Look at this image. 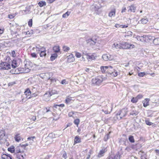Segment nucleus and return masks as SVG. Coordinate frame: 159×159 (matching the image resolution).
<instances>
[{
    "instance_id": "53",
    "label": "nucleus",
    "mask_w": 159,
    "mask_h": 159,
    "mask_svg": "<svg viewBox=\"0 0 159 159\" xmlns=\"http://www.w3.org/2000/svg\"><path fill=\"white\" fill-rule=\"evenodd\" d=\"M11 55L13 57H15L16 56L15 54V52L14 50L11 51Z\"/></svg>"
},
{
    "instance_id": "48",
    "label": "nucleus",
    "mask_w": 159,
    "mask_h": 159,
    "mask_svg": "<svg viewBox=\"0 0 159 159\" xmlns=\"http://www.w3.org/2000/svg\"><path fill=\"white\" fill-rule=\"evenodd\" d=\"M61 83L62 84L65 85L67 84V82L66 80L64 79L61 81Z\"/></svg>"
},
{
    "instance_id": "43",
    "label": "nucleus",
    "mask_w": 159,
    "mask_h": 159,
    "mask_svg": "<svg viewBox=\"0 0 159 159\" xmlns=\"http://www.w3.org/2000/svg\"><path fill=\"white\" fill-rule=\"evenodd\" d=\"M138 101V99L137 98H133L132 99H131V102L133 103H136Z\"/></svg>"
},
{
    "instance_id": "13",
    "label": "nucleus",
    "mask_w": 159,
    "mask_h": 159,
    "mask_svg": "<svg viewBox=\"0 0 159 159\" xmlns=\"http://www.w3.org/2000/svg\"><path fill=\"white\" fill-rule=\"evenodd\" d=\"M95 41H96V39H95L94 41L92 39H89L87 40L86 41L88 45L92 46L95 44L96 43Z\"/></svg>"
},
{
    "instance_id": "20",
    "label": "nucleus",
    "mask_w": 159,
    "mask_h": 159,
    "mask_svg": "<svg viewBox=\"0 0 159 159\" xmlns=\"http://www.w3.org/2000/svg\"><path fill=\"white\" fill-rule=\"evenodd\" d=\"M116 14V9L112 10L109 13L108 16L110 17H114Z\"/></svg>"
},
{
    "instance_id": "6",
    "label": "nucleus",
    "mask_w": 159,
    "mask_h": 159,
    "mask_svg": "<svg viewBox=\"0 0 159 159\" xmlns=\"http://www.w3.org/2000/svg\"><path fill=\"white\" fill-rule=\"evenodd\" d=\"M21 62V61L20 58H18L16 60H13L11 64L12 67L15 68L18 66Z\"/></svg>"
},
{
    "instance_id": "56",
    "label": "nucleus",
    "mask_w": 159,
    "mask_h": 159,
    "mask_svg": "<svg viewBox=\"0 0 159 159\" xmlns=\"http://www.w3.org/2000/svg\"><path fill=\"white\" fill-rule=\"evenodd\" d=\"M28 144L27 143H26L25 144L21 145L20 146L22 148H25L26 146H28Z\"/></svg>"
},
{
    "instance_id": "4",
    "label": "nucleus",
    "mask_w": 159,
    "mask_h": 159,
    "mask_svg": "<svg viewBox=\"0 0 159 159\" xmlns=\"http://www.w3.org/2000/svg\"><path fill=\"white\" fill-rule=\"evenodd\" d=\"M127 111V108H125L121 110L120 111L117 113V116H119V119H121L122 117L125 116Z\"/></svg>"
},
{
    "instance_id": "49",
    "label": "nucleus",
    "mask_w": 159,
    "mask_h": 159,
    "mask_svg": "<svg viewBox=\"0 0 159 159\" xmlns=\"http://www.w3.org/2000/svg\"><path fill=\"white\" fill-rule=\"evenodd\" d=\"M154 38V37H152L151 36H148V41H150L152 40H153Z\"/></svg>"
},
{
    "instance_id": "22",
    "label": "nucleus",
    "mask_w": 159,
    "mask_h": 159,
    "mask_svg": "<svg viewBox=\"0 0 159 159\" xmlns=\"http://www.w3.org/2000/svg\"><path fill=\"white\" fill-rule=\"evenodd\" d=\"M108 68H111L110 67L108 66H102L101 67V71L102 73H105L106 71L107 72V70Z\"/></svg>"
},
{
    "instance_id": "35",
    "label": "nucleus",
    "mask_w": 159,
    "mask_h": 159,
    "mask_svg": "<svg viewBox=\"0 0 159 159\" xmlns=\"http://www.w3.org/2000/svg\"><path fill=\"white\" fill-rule=\"evenodd\" d=\"M129 141L131 143H133L134 142V140L133 136H130L129 137Z\"/></svg>"
},
{
    "instance_id": "8",
    "label": "nucleus",
    "mask_w": 159,
    "mask_h": 159,
    "mask_svg": "<svg viewBox=\"0 0 159 159\" xmlns=\"http://www.w3.org/2000/svg\"><path fill=\"white\" fill-rule=\"evenodd\" d=\"M102 58L105 61H112L114 59L113 56L107 54H103L102 56Z\"/></svg>"
},
{
    "instance_id": "62",
    "label": "nucleus",
    "mask_w": 159,
    "mask_h": 159,
    "mask_svg": "<svg viewBox=\"0 0 159 159\" xmlns=\"http://www.w3.org/2000/svg\"><path fill=\"white\" fill-rule=\"evenodd\" d=\"M102 111L103 112H104L105 114H109L110 113V112H108V111H104L103 109H102Z\"/></svg>"
},
{
    "instance_id": "27",
    "label": "nucleus",
    "mask_w": 159,
    "mask_h": 159,
    "mask_svg": "<svg viewBox=\"0 0 159 159\" xmlns=\"http://www.w3.org/2000/svg\"><path fill=\"white\" fill-rule=\"evenodd\" d=\"M39 54L41 57L43 58V59L45 58V57L46 55V54L45 52L44 51H41Z\"/></svg>"
},
{
    "instance_id": "25",
    "label": "nucleus",
    "mask_w": 159,
    "mask_h": 159,
    "mask_svg": "<svg viewBox=\"0 0 159 159\" xmlns=\"http://www.w3.org/2000/svg\"><path fill=\"white\" fill-rule=\"evenodd\" d=\"M59 47L58 46H56L53 48L54 51L56 52H59L60 49Z\"/></svg>"
},
{
    "instance_id": "36",
    "label": "nucleus",
    "mask_w": 159,
    "mask_h": 159,
    "mask_svg": "<svg viewBox=\"0 0 159 159\" xmlns=\"http://www.w3.org/2000/svg\"><path fill=\"white\" fill-rule=\"evenodd\" d=\"M87 58L91 60H94L95 59V56L93 55H89L87 56Z\"/></svg>"
},
{
    "instance_id": "17",
    "label": "nucleus",
    "mask_w": 159,
    "mask_h": 159,
    "mask_svg": "<svg viewBox=\"0 0 159 159\" xmlns=\"http://www.w3.org/2000/svg\"><path fill=\"white\" fill-rule=\"evenodd\" d=\"M121 43H115L112 45L113 48H115L116 49L121 48Z\"/></svg>"
},
{
    "instance_id": "23",
    "label": "nucleus",
    "mask_w": 159,
    "mask_h": 159,
    "mask_svg": "<svg viewBox=\"0 0 159 159\" xmlns=\"http://www.w3.org/2000/svg\"><path fill=\"white\" fill-rule=\"evenodd\" d=\"M141 22L143 24H146L148 21V19L146 17L142 19L141 20Z\"/></svg>"
},
{
    "instance_id": "1",
    "label": "nucleus",
    "mask_w": 159,
    "mask_h": 159,
    "mask_svg": "<svg viewBox=\"0 0 159 159\" xmlns=\"http://www.w3.org/2000/svg\"><path fill=\"white\" fill-rule=\"evenodd\" d=\"M57 93V92L56 90H51L50 91H48L44 95V99L46 101H48L49 100L51 96Z\"/></svg>"
},
{
    "instance_id": "64",
    "label": "nucleus",
    "mask_w": 159,
    "mask_h": 159,
    "mask_svg": "<svg viewBox=\"0 0 159 159\" xmlns=\"http://www.w3.org/2000/svg\"><path fill=\"white\" fill-rule=\"evenodd\" d=\"M126 10V8L125 7L123 8L122 9L121 12L123 13L124 12H125Z\"/></svg>"
},
{
    "instance_id": "59",
    "label": "nucleus",
    "mask_w": 159,
    "mask_h": 159,
    "mask_svg": "<svg viewBox=\"0 0 159 159\" xmlns=\"http://www.w3.org/2000/svg\"><path fill=\"white\" fill-rule=\"evenodd\" d=\"M49 76V74L48 73H47L45 74L44 75H43V78H45V76Z\"/></svg>"
},
{
    "instance_id": "21",
    "label": "nucleus",
    "mask_w": 159,
    "mask_h": 159,
    "mask_svg": "<svg viewBox=\"0 0 159 159\" xmlns=\"http://www.w3.org/2000/svg\"><path fill=\"white\" fill-rule=\"evenodd\" d=\"M17 158L19 159H24L25 157V155L23 153H20L17 154Z\"/></svg>"
},
{
    "instance_id": "9",
    "label": "nucleus",
    "mask_w": 159,
    "mask_h": 159,
    "mask_svg": "<svg viewBox=\"0 0 159 159\" xmlns=\"http://www.w3.org/2000/svg\"><path fill=\"white\" fill-rule=\"evenodd\" d=\"M121 46V48L122 49H129L133 46V45L129 44L128 43L125 42H122Z\"/></svg>"
},
{
    "instance_id": "31",
    "label": "nucleus",
    "mask_w": 159,
    "mask_h": 159,
    "mask_svg": "<svg viewBox=\"0 0 159 159\" xmlns=\"http://www.w3.org/2000/svg\"><path fill=\"white\" fill-rule=\"evenodd\" d=\"M38 5L40 7H41L43 6H45L46 5V3L45 1H41L39 2Z\"/></svg>"
},
{
    "instance_id": "18",
    "label": "nucleus",
    "mask_w": 159,
    "mask_h": 159,
    "mask_svg": "<svg viewBox=\"0 0 159 159\" xmlns=\"http://www.w3.org/2000/svg\"><path fill=\"white\" fill-rule=\"evenodd\" d=\"M81 142V139L80 137L78 136H76L75 138L74 145H75L76 143H80Z\"/></svg>"
},
{
    "instance_id": "5",
    "label": "nucleus",
    "mask_w": 159,
    "mask_h": 159,
    "mask_svg": "<svg viewBox=\"0 0 159 159\" xmlns=\"http://www.w3.org/2000/svg\"><path fill=\"white\" fill-rule=\"evenodd\" d=\"M10 68V65L7 62H3L0 64V70H8Z\"/></svg>"
},
{
    "instance_id": "33",
    "label": "nucleus",
    "mask_w": 159,
    "mask_h": 159,
    "mask_svg": "<svg viewBox=\"0 0 159 159\" xmlns=\"http://www.w3.org/2000/svg\"><path fill=\"white\" fill-rule=\"evenodd\" d=\"M65 106L64 105V104H60L59 105H54L53 106V107L55 108H58V107H64Z\"/></svg>"
},
{
    "instance_id": "57",
    "label": "nucleus",
    "mask_w": 159,
    "mask_h": 159,
    "mask_svg": "<svg viewBox=\"0 0 159 159\" xmlns=\"http://www.w3.org/2000/svg\"><path fill=\"white\" fill-rule=\"evenodd\" d=\"M15 84H16V82H12L9 83L8 84V85L9 86H12L13 85Z\"/></svg>"
},
{
    "instance_id": "26",
    "label": "nucleus",
    "mask_w": 159,
    "mask_h": 159,
    "mask_svg": "<svg viewBox=\"0 0 159 159\" xmlns=\"http://www.w3.org/2000/svg\"><path fill=\"white\" fill-rule=\"evenodd\" d=\"M8 150L12 153H15V149L14 148V147L13 146H11V147L8 148Z\"/></svg>"
},
{
    "instance_id": "16",
    "label": "nucleus",
    "mask_w": 159,
    "mask_h": 159,
    "mask_svg": "<svg viewBox=\"0 0 159 159\" xmlns=\"http://www.w3.org/2000/svg\"><path fill=\"white\" fill-rule=\"evenodd\" d=\"M2 158L3 159H11V156L10 154H3L2 156Z\"/></svg>"
},
{
    "instance_id": "11",
    "label": "nucleus",
    "mask_w": 159,
    "mask_h": 159,
    "mask_svg": "<svg viewBox=\"0 0 159 159\" xmlns=\"http://www.w3.org/2000/svg\"><path fill=\"white\" fill-rule=\"evenodd\" d=\"M107 159H120V156L119 154H116L115 155H111Z\"/></svg>"
},
{
    "instance_id": "44",
    "label": "nucleus",
    "mask_w": 159,
    "mask_h": 159,
    "mask_svg": "<svg viewBox=\"0 0 159 159\" xmlns=\"http://www.w3.org/2000/svg\"><path fill=\"white\" fill-rule=\"evenodd\" d=\"M35 138V137L33 136V137H28L27 139L31 141V143H32L34 141V139Z\"/></svg>"
},
{
    "instance_id": "45",
    "label": "nucleus",
    "mask_w": 159,
    "mask_h": 159,
    "mask_svg": "<svg viewBox=\"0 0 159 159\" xmlns=\"http://www.w3.org/2000/svg\"><path fill=\"white\" fill-rule=\"evenodd\" d=\"M145 122L146 125H151L152 124V123L150 122L149 120H145Z\"/></svg>"
},
{
    "instance_id": "42",
    "label": "nucleus",
    "mask_w": 159,
    "mask_h": 159,
    "mask_svg": "<svg viewBox=\"0 0 159 159\" xmlns=\"http://www.w3.org/2000/svg\"><path fill=\"white\" fill-rule=\"evenodd\" d=\"M26 34L31 35L33 34V31L32 30H31L30 31H28L25 32Z\"/></svg>"
},
{
    "instance_id": "51",
    "label": "nucleus",
    "mask_w": 159,
    "mask_h": 159,
    "mask_svg": "<svg viewBox=\"0 0 159 159\" xmlns=\"http://www.w3.org/2000/svg\"><path fill=\"white\" fill-rule=\"evenodd\" d=\"M136 38L138 40L140 41L141 42H142V40H143V39H142L143 38L142 37V36H138Z\"/></svg>"
},
{
    "instance_id": "41",
    "label": "nucleus",
    "mask_w": 159,
    "mask_h": 159,
    "mask_svg": "<svg viewBox=\"0 0 159 159\" xmlns=\"http://www.w3.org/2000/svg\"><path fill=\"white\" fill-rule=\"evenodd\" d=\"M43 111L44 113H47L48 112V111H51L50 110V107L47 108L45 107L43 108Z\"/></svg>"
},
{
    "instance_id": "47",
    "label": "nucleus",
    "mask_w": 159,
    "mask_h": 159,
    "mask_svg": "<svg viewBox=\"0 0 159 159\" xmlns=\"http://www.w3.org/2000/svg\"><path fill=\"white\" fill-rule=\"evenodd\" d=\"M40 46H39V47L36 46L35 48L36 49V51L38 52V53H39V52H40Z\"/></svg>"
},
{
    "instance_id": "38",
    "label": "nucleus",
    "mask_w": 159,
    "mask_h": 159,
    "mask_svg": "<svg viewBox=\"0 0 159 159\" xmlns=\"http://www.w3.org/2000/svg\"><path fill=\"white\" fill-rule=\"evenodd\" d=\"M71 100H72V98L68 97L66 100V103H69Z\"/></svg>"
},
{
    "instance_id": "15",
    "label": "nucleus",
    "mask_w": 159,
    "mask_h": 159,
    "mask_svg": "<svg viewBox=\"0 0 159 159\" xmlns=\"http://www.w3.org/2000/svg\"><path fill=\"white\" fill-rule=\"evenodd\" d=\"M150 100L149 98H146L143 101V106L144 107H146L149 105V101Z\"/></svg>"
},
{
    "instance_id": "19",
    "label": "nucleus",
    "mask_w": 159,
    "mask_h": 159,
    "mask_svg": "<svg viewBox=\"0 0 159 159\" xmlns=\"http://www.w3.org/2000/svg\"><path fill=\"white\" fill-rule=\"evenodd\" d=\"M5 135V131L4 130H2L0 131V141L3 140Z\"/></svg>"
},
{
    "instance_id": "58",
    "label": "nucleus",
    "mask_w": 159,
    "mask_h": 159,
    "mask_svg": "<svg viewBox=\"0 0 159 159\" xmlns=\"http://www.w3.org/2000/svg\"><path fill=\"white\" fill-rule=\"evenodd\" d=\"M40 52H41V51H44L45 52H46L45 48H44L43 47H40Z\"/></svg>"
},
{
    "instance_id": "14",
    "label": "nucleus",
    "mask_w": 159,
    "mask_h": 159,
    "mask_svg": "<svg viewBox=\"0 0 159 159\" xmlns=\"http://www.w3.org/2000/svg\"><path fill=\"white\" fill-rule=\"evenodd\" d=\"M127 9H128V12H135L136 7H134V5H132L131 6L128 7H127Z\"/></svg>"
},
{
    "instance_id": "34",
    "label": "nucleus",
    "mask_w": 159,
    "mask_h": 159,
    "mask_svg": "<svg viewBox=\"0 0 159 159\" xmlns=\"http://www.w3.org/2000/svg\"><path fill=\"white\" fill-rule=\"evenodd\" d=\"M62 48L63 51L65 52H67L70 49L69 47L66 46H63Z\"/></svg>"
},
{
    "instance_id": "7",
    "label": "nucleus",
    "mask_w": 159,
    "mask_h": 159,
    "mask_svg": "<svg viewBox=\"0 0 159 159\" xmlns=\"http://www.w3.org/2000/svg\"><path fill=\"white\" fill-rule=\"evenodd\" d=\"M24 93L27 96L26 98L27 99H29L32 97H35L37 95V94L36 93L32 94L30 90H25Z\"/></svg>"
},
{
    "instance_id": "37",
    "label": "nucleus",
    "mask_w": 159,
    "mask_h": 159,
    "mask_svg": "<svg viewBox=\"0 0 159 159\" xmlns=\"http://www.w3.org/2000/svg\"><path fill=\"white\" fill-rule=\"evenodd\" d=\"M110 134V132H109L107 134H106L104 137V140L105 141H107L109 138V135Z\"/></svg>"
},
{
    "instance_id": "52",
    "label": "nucleus",
    "mask_w": 159,
    "mask_h": 159,
    "mask_svg": "<svg viewBox=\"0 0 159 159\" xmlns=\"http://www.w3.org/2000/svg\"><path fill=\"white\" fill-rule=\"evenodd\" d=\"M145 75V73L144 72H140L138 74V75L139 77H143V76Z\"/></svg>"
},
{
    "instance_id": "39",
    "label": "nucleus",
    "mask_w": 159,
    "mask_h": 159,
    "mask_svg": "<svg viewBox=\"0 0 159 159\" xmlns=\"http://www.w3.org/2000/svg\"><path fill=\"white\" fill-rule=\"evenodd\" d=\"M80 122V120L78 119H76L74 120V123L75 125H77V126H78V125L79 124Z\"/></svg>"
},
{
    "instance_id": "28",
    "label": "nucleus",
    "mask_w": 159,
    "mask_h": 159,
    "mask_svg": "<svg viewBox=\"0 0 159 159\" xmlns=\"http://www.w3.org/2000/svg\"><path fill=\"white\" fill-rule=\"evenodd\" d=\"M57 57V53H54L52 54L50 60L51 61L54 60Z\"/></svg>"
},
{
    "instance_id": "40",
    "label": "nucleus",
    "mask_w": 159,
    "mask_h": 159,
    "mask_svg": "<svg viewBox=\"0 0 159 159\" xmlns=\"http://www.w3.org/2000/svg\"><path fill=\"white\" fill-rule=\"evenodd\" d=\"M70 12L69 11H67L64 14L62 15V17L63 18H66L67 16H68L70 15Z\"/></svg>"
},
{
    "instance_id": "32",
    "label": "nucleus",
    "mask_w": 159,
    "mask_h": 159,
    "mask_svg": "<svg viewBox=\"0 0 159 159\" xmlns=\"http://www.w3.org/2000/svg\"><path fill=\"white\" fill-rule=\"evenodd\" d=\"M142 37L143 38L142 39L143 40H142V42H147L149 41L148 40V36L143 35L142 36Z\"/></svg>"
},
{
    "instance_id": "54",
    "label": "nucleus",
    "mask_w": 159,
    "mask_h": 159,
    "mask_svg": "<svg viewBox=\"0 0 159 159\" xmlns=\"http://www.w3.org/2000/svg\"><path fill=\"white\" fill-rule=\"evenodd\" d=\"M143 97V96L142 94H139L138 95L137 97H136L138 100L139 99H141Z\"/></svg>"
},
{
    "instance_id": "3",
    "label": "nucleus",
    "mask_w": 159,
    "mask_h": 159,
    "mask_svg": "<svg viewBox=\"0 0 159 159\" xmlns=\"http://www.w3.org/2000/svg\"><path fill=\"white\" fill-rule=\"evenodd\" d=\"M108 67H110L111 68H108L107 70V72L110 74L111 76L114 77L117 76V72L113 69L112 66H108Z\"/></svg>"
},
{
    "instance_id": "30",
    "label": "nucleus",
    "mask_w": 159,
    "mask_h": 159,
    "mask_svg": "<svg viewBox=\"0 0 159 159\" xmlns=\"http://www.w3.org/2000/svg\"><path fill=\"white\" fill-rule=\"evenodd\" d=\"M139 113V112L137 111H136L135 110H133L131 111L130 114V115H132V116H136Z\"/></svg>"
},
{
    "instance_id": "46",
    "label": "nucleus",
    "mask_w": 159,
    "mask_h": 159,
    "mask_svg": "<svg viewBox=\"0 0 159 159\" xmlns=\"http://www.w3.org/2000/svg\"><path fill=\"white\" fill-rule=\"evenodd\" d=\"M75 55L77 58L80 57L81 56V54L80 53L77 52H75Z\"/></svg>"
},
{
    "instance_id": "24",
    "label": "nucleus",
    "mask_w": 159,
    "mask_h": 159,
    "mask_svg": "<svg viewBox=\"0 0 159 159\" xmlns=\"http://www.w3.org/2000/svg\"><path fill=\"white\" fill-rule=\"evenodd\" d=\"M153 43L154 44L156 45L159 44V38H154L153 39Z\"/></svg>"
},
{
    "instance_id": "55",
    "label": "nucleus",
    "mask_w": 159,
    "mask_h": 159,
    "mask_svg": "<svg viewBox=\"0 0 159 159\" xmlns=\"http://www.w3.org/2000/svg\"><path fill=\"white\" fill-rule=\"evenodd\" d=\"M31 55L33 57L36 58L37 57L36 54L35 53H31Z\"/></svg>"
},
{
    "instance_id": "2",
    "label": "nucleus",
    "mask_w": 159,
    "mask_h": 159,
    "mask_svg": "<svg viewBox=\"0 0 159 159\" xmlns=\"http://www.w3.org/2000/svg\"><path fill=\"white\" fill-rule=\"evenodd\" d=\"M103 80V78L100 76H98L92 80V82L93 84L97 85H99Z\"/></svg>"
},
{
    "instance_id": "60",
    "label": "nucleus",
    "mask_w": 159,
    "mask_h": 159,
    "mask_svg": "<svg viewBox=\"0 0 159 159\" xmlns=\"http://www.w3.org/2000/svg\"><path fill=\"white\" fill-rule=\"evenodd\" d=\"M62 157L65 159H66L67 158V154L66 152L63 154Z\"/></svg>"
},
{
    "instance_id": "50",
    "label": "nucleus",
    "mask_w": 159,
    "mask_h": 159,
    "mask_svg": "<svg viewBox=\"0 0 159 159\" xmlns=\"http://www.w3.org/2000/svg\"><path fill=\"white\" fill-rule=\"evenodd\" d=\"M32 19H30V20L28 22V25L29 26L31 27L32 26Z\"/></svg>"
},
{
    "instance_id": "61",
    "label": "nucleus",
    "mask_w": 159,
    "mask_h": 159,
    "mask_svg": "<svg viewBox=\"0 0 159 159\" xmlns=\"http://www.w3.org/2000/svg\"><path fill=\"white\" fill-rule=\"evenodd\" d=\"M8 18H9L10 19H12L14 17V15H9L8 16Z\"/></svg>"
},
{
    "instance_id": "12",
    "label": "nucleus",
    "mask_w": 159,
    "mask_h": 159,
    "mask_svg": "<svg viewBox=\"0 0 159 159\" xmlns=\"http://www.w3.org/2000/svg\"><path fill=\"white\" fill-rule=\"evenodd\" d=\"M22 148L21 146H17L15 149V153H17L18 154L23 152V151L22 149Z\"/></svg>"
},
{
    "instance_id": "10",
    "label": "nucleus",
    "mask_w": 159,
    "mask_h": 159,
    "mask_svg": "<svg viewBox=\"0 0 159 159\" xmlns=\"http://www.w3.org/2000/svg\"><path fill=\"white\" fill-rule=\"evenodd\" d=\"M107 151V150L106 148H104L102 149L100 151L97 155V157L99 158H100L103 156L104 155L105 153Z\"/></svg>"
},
{
    "instance_id": "63",
    "label": "nucleus",
    "mask_w": 159,
    "mask_h": 159,
    "mask_svg": "<svg viewBox=\"0 0 159 159\" xmlns=\"http://www.w3.org/2000/svg\"><path fill=\"white\" fill-rule=\"evenodd\" d=\"M141 159H147L146 155L142 156L141 157Z\"/></svg>"
},
{
    "instance_id": "29",
    "label": "nucleus",
    "mask_w": 159,
    "mask_h": 159,
    "mask_svg": "<svg viewBox=\"0 0 159 159\" xmlns=\"http://www.w3.org/2000/svg\"><path fill=\"white\" fill-rule=\"evenodd\" d=\"M15 139L17 142H19L21 140V138L20 135V134H18L15 135Z\"/></svg>"
}]
</instances>
